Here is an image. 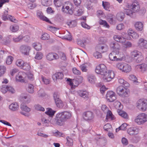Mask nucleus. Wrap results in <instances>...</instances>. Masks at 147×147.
Wrapping results in <instances>:
<instances>
[{
    "mask_svg": "<svg viewBox=\"0 0 147 147\" xmlns=\"http://www.w3.org/2000/svg\"><path fill=\"white\" fill-rule=\"evenodd\" d=\"M71 116V112L69 111H65L57 114L55 116V122L53 120H51V122L53 124L55 123L59 126L63 125L65 123Z\"/></svg>",
    "mask_w": 147,
    "mask_h": 147,
    "instance_id": "obj_1",
    "label": "nucleus"
},
{
    "mask_svg": "<svg viewBox=\"0 0 147 147\" xmlns=\"http://www.w3.org/2000/svg\"><path fill=\"white\" fill-rule=\"evenodd\" d=\"M116 92L119 95L124 97H128L130 94L129 90L122 86L118 87L117 88Z\"/></svg>",
    "mask_w": 147,
    "mask_h": 147,
    "instance_id": "obj_2",
    "label": "nucleus"
},
{
    "mask_svg": "<svg viewBox=\"0 0 147 147\" xmlns=\"http://www.w3.org/2000/svg\"><path fill=\"white\" fill-rule=\"evenodd\" d=\"M136 105L139 110L144 111L147 109V100L145 99H140L137 101Z\"/></svg>",
    "mask_w": 147,
    "mask_h": 147,
    "instance_id": "obj_3",
    "label": "nucleus"
},
{
    "mask_svg": "<svg viewBox=\"0 0 147 147\" xmlns=\"http://www.w3.org/2000/svg\"><path fill=\"white\" fill-rule=\"evenodd\" d=\"M147 121V115L144 113L138 115L135 119V121L139 125L142 124Z\"/></svg>",
    "mask_w": 147,
    "mask_h": 147,
    "instance_id": "obj_4",
    "label": "nucleus"
},
{
    "mask_svg": "<svg viewBox=\"0 0 147 147\" xmlns=\"http://www.w3.org/2000/svg\"><path fill=\"white\" fill-rule=\"evenodd\" d=\"M74 7L73 4L69 3L67 5H64L62 8L63 12L71 15L74 13Z\"/></svg>",
    "mask_w": 147,
    "mask_h": 147,
    "instance_id": "obj_5",
    "label": "nucleus"
},
{
    "mask_svg": "<svg viewBox=\"0 0 147 147\" xmlns=\"http://www.w3.org/2000/svg\"><path fill=\"white\" fill-rule=\"evenodd\" d=\"M103 75V78L107 82L110 81L114 77V74L112 71H107L105 72Z\"/></svg>",
    "mask_w": 147,
    "mask_h": 147,
    "instance_id": "obj_6",
    "label": "nucleus"
},
{
    "mask_svg": "<svg viewBox=\"0 0 147 147\" xmlns=\"http://www.w3.org/2000/svg\"><path fill=\"white\" fill-rule=\"evenodd\" d=\"M107 71L106 67L103 64H100L96 67L95 71L98 74H100L102 75Z\"/></svg>",
    "mask_w": 147,
    "mask_h": 147,
    "instance_id": "obj_7",
    "label": "nucleus"
},
{
    "mask_svg": "<svg viewBox=\"0 0 147 147\" xmlns=\"http://www.w3.org/2000/svg\"><path fill=\"white\" fill-rule=\"evenodd\" d=\"M131 7L134 13L138 12L140 9L139 3L136 0L134 1L131 5Z\"/></svg>",
    "mask_w": 147,
    "mask_h": 147,
    "instance_id": "obj_8",
    "label": "nucleus"
},
{
    "mask_svg": "<svg viewBox=\"0 0 147 147\" xmlns=\"http://www.w3.org/2000/svg\"><path fill=\"white\" fill-rule=\"evenodd\" d=\"M106 98L109 102H113L116 99L115 93L112 91H108L106 94Z\"/></svg>",
    "mask_w": 147,
    "mask_h": 147,
    "instance_id": "obj_9",
    "label": "nucleus"
},
{
    "mask_svg": "<svg viewBox=\"0 0 147 147\" xmlns=\"http://www.w3.org/2000/svg\"><path fill=\"white\" fill-rule=\"evenodd\" d=\"M110 46L111 49L116 52V54H118L120 47L119 44L115 42H112L110 44Z\"/></svg>",
    "mask_w": 147,
    "mask_h": 147,
    "instance_id": "obj_10",
    "label": "nucleus"
},
{
    "mask_svg": "<svg viewBox=\"0 0 147 147\" xmlns=\"http://www.w3.org/2000/svg\"><path fill=\"white\" fill-rule=\"evenodd\" d=\"M83 117L86 120H91L93 119L94 115L92 112L88 111L83 113Z\"/></svg>",
    "mask_w": 147,
    "mask_h": 147,
    "instance_id": "obj_11",
    "label": "nucleus"
},
{
    "mask_svg": "<svg viewBox=\"0 0 147 147\" xmlns=\"http://www.w3.org/2000/svg\"><path fill=\"white\" fill-rule=\"evenodd\" d=\"M59 58L58 55L55 53H50L46 55V59L49 61H53L54 59H57Z\"/></svg>",
    "mask_w": 147,
    "mask_h": 147,
    "instance_id": "obj_12",
    "label": "nucleus"
},
{
    "mask_svg": "<svg viewBox=\"0 0 147 147\" xmlns=\"http://www.w3.org/2000/svg\"><path fill=\"white\" fill-rule=\"evenodd\" d=\"M64 75L61 72H57L53 74L52 78L55 82H57V80H62L63 78Z\"/></svg>",
    "mask_w": 147,
    "mask_h": 147,
    "instance_id": "obj_13",
    "label": "nucleus"
},
{
    "mask_svg": "<svg viewBox=\"0 0 147 147\" xmlns=\"http://www.w3.org/2000/svg\"><path fill=\"white\" fill-rule=\"evenodd\" d=\"M138 47L141 49H147V40L143 38L140 39L138 42Z\"/></svg>",
    "mask_w": 147,
    "mask_h": 147,
    "instance_id": "obj_14",
    "label": "nucleus"
},
{
    "mask_svg": "<svg viewBox=\"0 0 147 147\" xmlns=\"http://www.w3.org/2000/svg\"><path fill=\"white\" fill-rule=\"evenodd\" d=\"M96 50L102 53H104L108 51V47L105 45H98L96 48Z\"/></svg>",
    "mask_w": 147,
    "mask_h": 147,
    "instance_id": "obj_15",
    "label": "nucleus"
},
{
    "mask_svg": "<svg viewBox=\"0 0 147 147\" xmlns=\"http://www.w3.org/2000/svg\"><path fill=\"white\" fill-rule=\"evenodd\" d=\"M20 49L23 54L27 55L29 54V51L30 50V48L28 46L23 45L21 47Z\"/></svg>",
    "mask_w": 147,
    "mask_h": 147,
    "instance_id": "obj_16",
    "label": "nucleus"
},
{
    "mask_svg": "<svg viewBox=\"0 0 147 147\" xmlns=\"http://www.w3.org/2000/svg\"><path fill=\"white\" fill-rule=\"evenodd\" d=\"M37 16L40 20L48 22H51L50 20L45 16H44L41 11L38 10L37 11Z\"/></svg>",
    "mask_w": 147,
    "mask_h": 147,
    "instance_id": "obj_17",
    "label": "nucleus"
},
{
    "mask_svg": "<svg viewBox=\"0 0 147 147\" xmlns=\"http://www.w3.org/2000/svg\"><path fill=\"white\" fill-rule=\"evenodd\" d=\"M116 55L115 51H113L109 55V57L110 60L113 61L120 60L121 59L117 58L115 56Z\"/></svg>",
    "mask_w": 147,
    "mask_h": 147,
    "instance_id": "obj_18",
    "label": "nucleus"
},
{
    "mask_svg": "<svg viewBox=\"0 0 147 147\" xmlns=\"http://www.w3.org/2000/svg\"><path fill=\"white\" fill-rule=\"evenodd\" d=\"M113 38L115 40L121 43H123L125 41V38L119 35H114L113 36Z\"/></svg>",
    "mask_w": 147,
    "mask_h": 147,
    "instance_id": "obj_19",
    "label": "nucleus"
},
{
    "mask_svg": "<svg viewBox=\"0 0 147 147\" xmlns=\"http://www.w3.org/2000/svg\"><path fill=\"white\" fill-rule=\"evenodd\" d=\"M19 106L16 102H13L9 105V108L12 111H15L18 110Z\"/></svg>",
    "mask_w": 147,
    "mask_h": 147,
    "instance_id": "obj_20",
    "label": "nucleus"
},
{
    "mask_svg": "<svg viewBox=\"0 0 147 147\" xmlns=\"http://www.w3.org/2000/svg\"><path fill=\"white\" fill-rule=\"evenodd\" d=\"M127 132L131 135H136L138 134V130L135 127H131L127 129Z\"/></svg>",
    "mask_w": 147,
    "mask_h": 147,
    "instance_id": "obj_21",
    "label": "nucleus"
},
{
    "mask_svg": "<svg viewBox=\"0 0 147 147\" xmlns=\"http://www.w3.org/2000/svg\"><path fill=\"white\" fill-rule=\"evenodd\" d=\"M80 96L85 99V100H87L88 98V92L86 91H80L79 92Z\"/></svg>",
    "mask_w": 147,
    "mask_h": 147,
    "instance_id": "obj_22",
    "label": "nucleus"
},
{
    "mask_svg": "<svg viewBox=\"0 0 147 147\" xmlns=\"http://www.w3.org/2000/svg\"><path fill=\"white\" fill-rule=\"evenodd\" d=\"M136 29L139 31H141L143 29V25L142 23L140 22H137L134 25Z\"/></svg>",
    "mask_w": 147,
    "mask_h": 147,
    "instance_id": "obj_23",
    "label": "nucleus"
},
{
    "mask_svg": "<svg viewBox=\"0 0 147 147\" xmlns=\"http://www.w3.org/2000/svg\"><path fill=\"white\" fill-rule=\"evenodd\" d=\"M117 112L119 115L123 118L125 119L128 118L129 117L127 114L125 112L121 110H117Z\"/></svg>",
    "mask_w": 147,
    "mask_h": 147,
    "instance_id": "obj_24",
    "label": "nucleus"
},
{
    "mask_svg": "<svg viewBox=\"0 0 147 147\" xmlns=\"http://www.w3.org/2000/svg\"><path fill=\"white\" fill-rule=\"evenodd\" d=\"M137 67L138 69H140L142 72H144L147 70V64H142L141 65H137Z\"/></svg>",
    "mask_w": 147,
    "mask_h": 147,
    "instance_id": "obj_25",
    "label": "nucleus"
},
{
    "mask_svg": "<svg viewBox=\"0 0 147 147\" xmlns=\"http://www.w3.org/2000/svg\"><path fill=\"white\" fill-rule=\"evenodd\" d=\"M87 79L88 81L92 84L94 83L96 80L95 76L92 74H89L88 75Z\"/></svg>",
    "mask_w": 147,
    "mask_h": 147,
    "instance_id": "obj_26",
    "label": "nucleus"
},
{
    "mask_svg": "<svg viewBox=\"0 0 147 147\" xmlns=\"http://www.w3.org/2000/svg\"><path fill=\"white\" fill-rule=\"evenodd\" d=\"M141 54V53L137 50H134L131 53V57L136 59Z\"/></svg>",
    "mask_w": 147,
    "mask_h": 147,
    "instance_id": "obj_27",
    "label": "nucleus"
},
{
    "mask_svg": "<svg viewBox=\"0 0 147 147\" xmlns=\"http://www.w3.org/2000/svg\"><path fill=\"white\" fill-rule=\"evenodd\" d=\"M21 100L24 103H28L30 102V99L29 96H22L21 98Z\"/></svg>",
    "mask_w": 147,
    "mask_h": 147,
    "instance_id": "obj_28",
    "label": "nucleus"
},
{
    "mask_svg": "<svg viewBox=\"0 0 147 147\" xmlns=\"http://www.w3.org/2000/svg\"><path fill=\"white\" fill-rule=\"evenodd\" d=\"M124 66L123 67V69L122 71L125 72H129L131 70V66L128 64H124Z\"/></svg>",
    "mask_w": 147,
    "mask_h": 147,
    "instance_id": "obj_29",
    "label": "nucleus"
},
{
    "mask_svg": "<svg viewBox=\"0 0 147 147\" xmlns=\"http://www.w3.org/2000/svg\"><path fill=\"white\" fill-rule=\"evenodd\" d=\"M124 13L123 12L118 13L116 15V18L118 20L122 21L124 17Z\"/></svg>",
    "mask_w": 147,
    "mask_h": 147,
    "instance_id": "obj_30",
    "label": "nucleus"
},
{
    "mask_svg": "<svg viewBox=\"0 0 147 147\" xmlns=\"http://www.w3.org/2000/svg\"><path fill=\"white\" fill-rule=\"evenodd\" d=\"M33 47L37 51H40L42 49V46L39 43H34L32 44Z\"/></svg>",
    "mask_w": 147,
    "mask_h": 147,
    "instance_id": "obj_31",
    "label": "nucleus"
},
{
    "mask_svg": "<svg viewBox=\"0 0 147 147\" xmlns=\"http://www.w3.org/2000/svg\"><path fill=\"white\" fill-rule=\"evenodd\" d=\"M107 112L106 119H110L111 120H114L115 119L114 115H113L110 111H108Z\"/></svg>",
    "mask_w": 147,
    "mask_h": 147,
    "instance_id": "obj_32",
    "label": "nucleus"
},
{
    "mask_svg": "<svg viewBox=\"0 0 147 147\" xmlns=\"http://www.w3.org/2000/svg\"><path fill=\"white\" fill-rule=\"evenodd\" d=\"M74 13L76 16H80L83 13V11L81 9H78V8H76L75 10L74 11Z\"/></svg>",
    "mask_w": 147,
    "mask_h": 147,
    "instance_id": "obj_33",
    "label": "nucleus"
},
{
    "mask_svg": "<svg viewBox=\"0 0 147 147\" xmlns=\"http://www.w3.org/2000/svg\"><path fill=\"white\" fill-rule=\"evenodd\" d=\"M20 108L22 110L26 112H29L30 111V109L25 105L23 103L21 105Z\"/></svg>",
    "mask_w": 147,
    "mask_h": 147,
    "instance_id": "obj_34",
    "label": "nucleus"
},
{
    "mask_svg": "<svg viewBox=\"0 0 147 147\" xmlns=\"http://www.w3.org/2000/svg\"><path fill=\"white\" fill-rule=\"evenodd\" d=\"M52 3L51 0H41L42 4L44 6H49Z\"/></svg>",
    "mask_w": 147,
    "mask_h": 147,
    "instance_id": "obj_35",
    "label": "nucleus"
},
{
    "mask_svg": "<svg viewBox=\"0 0 147 147\" xmlns=\"http://www.w3.org/2000/svg\"><path fill=\"white\" fill-rule=\"evenodd\" d=\"M118 82L120 84L124 85L126 87H128L129 86V84L123 79L120 78L118 80Z\"/></svg>",
    "mask_w": 147,
    "mask_h": 147,
    "instance_id": "obj_36",
    "label": "nucleus"
},
{
    "mask_svg": "<svg viewBox=\"0 0 147 147\" xmlns=\"http://www.w3.org/2000/svg\"><path fill=\"white\" fill-rule=\"evenodd\" d=\"M54 3L56 7H59L62 4L63 1V0H54Z\"/></svg>",
    "mask_w": 147,
    "mask_h": 147,
    "instance_id": "obj_37",
    "label": "nucleus"
},
{
    "mask_svg": "<svg viewBox=\"0 0 147 147\" xmlns=\"http://www.w3.org/2000/svg\"><path fill=\"white\" fill-rule=\"evenodd\" d=\"M6 67L4 66L0 65V77L2 76L5 73Z\"/></svg>",
    "mask_w": 147,
    "mask_h": 147,
    "instance_id": "obj_38",
    "label": "nucleus"
},
{
    "mask_svg": "<svg viewBox=\"0 0 147 147\" xmlns=\"http://www.w3.org/2000/svg\"><path fill=\"white\" fill-rule=\"evenodd\" d=\"M16 80L18 82H25V80L24 79V78L22 76L19 75V74L16 76Z\"/></svg>",
    "mask_w": 147,
    "mask_h": 147,
    "instance_id": "obj_39",
    "label": "nucleus"
},
{
    "mask_svg": "<svg viewBox=\"0 0 147 147\" xmlns=\"http://www.w3.org/2000/svg\"><path fill=\"white\" fill-rule=\"evenodd\" d=\"M103 128L105 131H108L109 130L111 131L113 130L112 126L109 123H107L103 127Z\"/></svg>",
    "mask_w": 147,
    "mask_h": 147,
    "instance_id": "obj_40",
    "label": "nucleus"
},
{
    "mask_svg": "<svg viewBox=\"0 0 147 147\" xmlns=\"http://www.w3.org/2000/svg\"><path fill=\"white\" fill-rule=\"evenodd\" d=\"M34 86L32 84H29L27 88V91L30 93H33L34 92Z\"/></svg>",
    "mask_w": 147,
    "mask_h": 147,
    "instance_id": "obj_41",
    "label": "nucleus"
},
{
    "mask_svg": "<svg viewBox=\"0 0 147 147\" xmlns=\"http://www.w3.org/2000/svg\"><path fill=\"white\" fill-rule=\"evenodd\" d=\"M88 66L87 63H85L81 65L80 67L82 71L86 72L88 70L87 68Z\"/></svg>",
    "mask_w": 147,
    "mask_h": 147,
    "instance_id": "obj_42",
    "label": "nucleus"
},
{
    "mask_svg": "<svg viewBox=\"0 0 147 147\" xmlns=\"http://www.w3.org/2000/svg\"><path fill=\"white\" fill-rule=\"evenodd\" d=\"M66 139L67 140V144L69 146H72L73 144V141L72 139L69 137H67Z\"/></svg>",
    "mask_w": 147,
    "mask_h": 147,
    "instance_id": "obj_43",
    "label": "nucleus"
},
{
    "mask_svg": "<svg viewBox=\"0 0 147 147\" xmlns=\"http://www.w3.org/2000/svg\"><path fill=\"white\" fill-rule=\"evenodd\" d=\"M55 101L57 107L61 108L63 107V103L60 99L57 100Z\"/></svg>",
    "mask_w": 147,
    "mask_h": 147,
    "instance_id": "obj_44",
    "label": "nucleus"
},
{
    "mask_svg": "<svg viewBox=\"0 0 147 147\" xmlns=\"http://www.w3.org/2000/svg\"><path fill=\"white\" fill-rule=\"evenodd\" d=\"M19 28L18 26L16 24L11 26L10 27L11 30L13 32H16L18 30Z\"/></svg>",
    "mask_w": 147,
    "mask_h": 147,
    "instance_id": "obj_45",
    "label": "nucleus"
},
{
    "mask_svg": "<svg viewBox=\"0 0 147 147\" xmlns=\"http://www.w3.org/2000/svg\"><path fill=\"white\" fill-rule=\"evenodd\" d=\"M124 43L123 44V47L125 48H127L131 47H132L131 43L129 41L123 42Z\"/></svg>",
    "mask_w": 147,
    "mask_h": 147,
    "instance_id": "obj_46",
    "label": "nucleus"
},
{
    "mask_svg": "<svg viewBox=\"0 0 147 147\" xmlns=\"http://www.w3.org/2000/svg\"><path fill=\"white\" fill-rule=\"evenodd\" d=\"M55 112V111L52 110L51 109L48 108V111L45 113L49 116L52 117L54 115Z\"/></svg>",
    "mask_w": 147,
    "mask_h": 147,
    "instance_id": "obj_47",
    "label": "nucleus"
},
{
    "mask_svg": "<svg viewBox=\"0 0 147 147\" xmlns=\"http://www.w3.org/2000/svg\"><path fill=\"white\" fill-rule=\"evenodd\" d=\"M99 24L101 25H103L105 27L107 28H109V26L107 23L104 20H100L99 21Z\"/></svg>",
    "mask_w": 147,
    "mask_h": 147,
    "instance_id": "obj_48",
    "label": "nucleus"
},
{
    "mask_svg": "<svg viewBox=\"0 0 147 147\" xmlns=\"http://www.w3.org/2000/svg\"><path fill=\"white\" fill-rule=\"evenodd\" d=\"M35 109L37 111H45V109L43 107H42L39 104L36 105L34 106Z\"/></svg>",
    "mask_w": 147,
    "mask_h": 147,
    "instance_id": "obj_49",
    "label": "nucleus"
},
{
    "mask_svg": "<svg viewBox=\"0 0 147 147\" xmlns=\"http://www.w3.org/2000/svg\"><path fill=\"white\" fill-rule=\"evenodd\" d=\"M16 63L18 66L22 68V67L24 64V61L21 60H18L16 61Z\"/></svg>",
    "mask_w": 147,
    "mask_h": 147,
    "instance_id": "obj_50",
    "label": "nucleus"
},
{
    "mask_svg": "<svg viewBox=\"0 0 147 147\" xmlns=\"http://www.w3.org/2000/svg\"><path fill=\"white\" fill-rule=\"evenodd\" d=\"M13 59V57L11 56H9L7 58L6 63L8 65L11 64Z\"/></svg>",
    "mask_w": 147,
    "mask_h": 147,
    "instance_id": "obj_51",
    "label": "nucleus"
},
{
    "mask_svg": "<svg viewBox=\"0 0 147 147\" xmlns=\"http://www.w3.org/2000/svg\"><path fill=\"white\" fill-rule=\"evenodd\" d=\"M43 57L42 54L40 52H37L36 54L35 58L37 59H40Z\"/></svg>",
    "mask_w": 147,
    "mask_h": 147,
    "instance_id": "obj_52",
    "label": "nucleus"
},
{
    "mask_svg": "<svg viewBox=\"0 0 147 147\" xmlns=\"http://www.w3.org/2000/svg\"><path fill=\"white\" fill-rule=\"evenodd\" d=\"M93 55L97 59L101 58L102 57L101 54L97 51H96L94 53Z\"/></svg>",
    "mask_w": 147,
    "mask_h": 147,
    "instance_id": "obj_53",
    "label": "nucleus"
},
{
    "mask_svg": "<svg viewBox=\"0 0 147 147\" xmlns=\"http://www.w3.org/2000/svg\"><path fill=\"white\" fill-rule=\"evenodd\" d=\"M102 5L105 10H107L109 9V3L107 2H104V1H102Z\"/></svg>",
    "mask_w": 147,
    "mask_h": 147,
    "instance_id": "obj_54",
    "label": "nucleus"
},
{
    "mask_svg": "<svg viewBox=\"0 0 147 147\" xmlns=\"http://www.w3.org/2000/svg\"><path fill=\"white\" fill-rule=\"evenodd\" d=\"M136 58L135 59L136 60V62L138 63L141 62L144 59V57L141 54Z\"/></svg>",
    "mask_w": 147,
    "mask_h": 147,
    "instance_id": "obj_55",
    "label": "nucleus"
},
{
    "mask_svg": "<svg viewBox=\"0 0 147 147\" xmlns=\"http://www.w3.org/2000/svg\"><path fill=\"white\" fill-rule=\"evenodd\" d=\"M124 63H119L116 65V67L118 69L122 71L123 69V67L124 66Z\"/></svg>",
    "mask_w": 147,
    "mask_h": 147,
    "instance_id": "obj_56",
    "label": "nucleus"
},
{
    "mask_svg": "<svg viewBox=\"0 0 147 147\" xmlns=\"http://www.w3.org/2000/svg\"><path fill=\"white\" fill-rule=\"evenodd\" d=\"M49 38V35L46 33L43 34L41 36V38L43 40H48Z\"/></svg>",
    "mask_w": 147,
    "mask_h": 147,
    "instance_id": "obj_57",
    "label": "nucleus"
},
{
    "mask_svg": "<svg viewBox=\"0 0 147 147\" xmlns=\"http://www.w3.org/2000/svg\"><path fill=\"white\" fill-rule=\"evenodd\" d=\"M22 68L24 70L29 71L30 68V65L28 63H24Z\"/></svg>",
    "mask_w": 147,
    "mask_h": 147,
    "instance_id": "obj_58",
    "label": "nucleus"
},
{
    "mask_svg": "<svg viewBox=\"0 0 147 147\" xmlns=\"http://www.w3.org/2000/svg\"><path fill=\"white\" fill-rule=\"evenodd\" d=\"M124 12L126 14L130 16H132L133 13L134 12L131 10L127 9H125Z\"/></svg>",
    "mask_w": 147,
    "mask_h": 147,
    "instance_id": "obj_59",
    "label": "nucleus"
},
{
    "mask_svg": "<svg viewBox=\"0 0 147 147\" xmlns=\"http://www.w3.org/2000/svg\"><path fill=\"white\" fill-rule=\"evenodd\" d=\"M23 38L22 36L20 35L17 37L13 38V40L15 42H17L20 41Z\"/></svg>",
    "mask_w": 147,
    "mask_h": 147,
    "instance_id": "obj_60",
    "label": "nucleus"
},
{
    "mask_svg": "<svg viewBox=\"0 0 147 147\" xmlns=\"http://www.w3.org/2000/svg\"><path fill=\"white\" fill-rule=\"evenodd\" d=\"M76 22L75 20L72 21L68 23V25L71 27H74L76 26Z\"/></svg>",
    "mask_w": 147,
    "mask_h": 147,
    "instance_id": "obj_61",
    "label": "nucleus"
},
{
    "mask_svg": "<svg viewBox=\"0 0 147 147\" xmlns=\"http://www.w3.org/2000/svg\"><path fill=\"white\" fill-rule=\"evenodd\" d=\"M129 79L130 80L133 81L135 82H138V81H136L137 80V78L134 75H130L129 77Z\"/></svg>",
    "mask_w": 147,
    "mask_h": 147,
    "instance_id": "obj_62",
    "label": "nucleus"
},
{
    "mask_svg": "<svg viewBox=\"0 0 147 147\" xmlns=\"http://www.w3.org/2000/svg\"><path fill=\"white\" fill-rule=\"evenodd\" d=\"M41 78L43 82L45 84H49L50 80L49 79H46L43 76H41Z\"/></svg>",
    "mask_w": 147,
    "mask_h": 147,
    "instance_id": "obj_63",
    "label": "nucleus"
},
{
    "mask_svg": "<svg viewBox=\"0 0 147 147\" xmlns=\"http://www.w3.org/2000/svg\"><path fill=\"white\" fill-rule=\"evenodd\" d=\"M77 42L78 45L82 47H84L85 46V45L83 43L82 40L80 39H78Z\"/></svg>",
    "mask_w": 147,
    "mask_h": 147,
    "instance_id": "obj_64",
    "label": "nucleus"
}]
</instances>
